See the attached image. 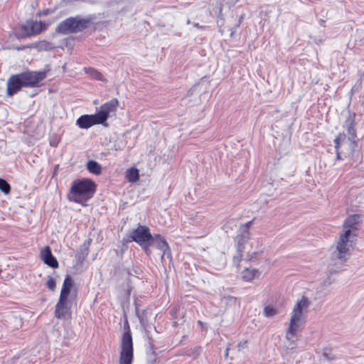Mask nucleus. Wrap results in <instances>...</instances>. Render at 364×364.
Returning a JSON list of instances; mask_svg holds the SVG:
<instances>
[{
  "instance_id": "1",
  "label": "nucleus",
  "mask_w": 364,
  "mask_h": 364,
  "mask_svg": "<svg viewBox=\"0 0 364 364\" xmlns=\"http://www.w3.org/2000/svg\"><path fill=\"white\" fill-rule=\"evenodd\" d=\"M360 222V215L358 214L351 215L346 219L343 225L345 231L341 234L336 247V251L333 254L330 261L329 272L331 273L336 272V269L333 267L338 264L336 262V259L339 261L341 266L348 259L350 255V247L353 245L352 239L356 237L355 232L358 230V225Z\"/></svg>"
},
{
  "instance_id": "2",
  "label": "nucleus",
  "mask_w": 364,
  "mask_h": 364,
  "mask_svg": "<svg viewBox=\"0 0 364 364\" xmlns=\"http://www.w3.org/2000/svg\"><path fill=\"white\" fill-rule=\"evenodd\" d=\"M47 72L43 71H26L19 74L12 75L7 80L6 94L13 96L22 87H35L39 82L46 77Z\"/></svg>"
},
{
  "instance_id": "3",
  "label": "nucleus",
  "mask_w": 364,
  "mask_h": 364,
  "mask_svg": "<svg viewBox=\"0 0 364 364\" xmlns=\"http://www.w3.org/2000/svg\"><path fill=\"white\" fill-rule=\"evenodd\" d=\"M96 191V184L88 178L75 180L68 194V198L82 205H86L87 201L91 198Z\"/></svg>"
},
{
  "instance_id": "4",
  "label": "nucleus",
  "mask_w": 364,
  "mask_h": 364,
  "mask_svg": "<svg viewBox=\"0 0 364 364\" xmlns=\"http://www.w3.org/2000/svg\"><path fill=\"white\" fill-rule=\"evenodd\" d=\"M91 23L90 18H82L80 16L69 17L60 22L55 28V32L63 35L82 32Z\"/></svg>"
},
{
  "instance_id": "5",
  "label": "nucleus",
  "mask_w": 364,
  "mask_h": 364,
  "mask_svg": "<svg viewBox=\"0 0 364 364\" xmlns=\"http://www.w3.org/2000/svg\"><path fill=\"white\" fill-rule=\"evenodd\" d=\"M309 306V300L306 297L303 296L302 299L297 302L293 310V314L291 317L289 327L287 330L286 337L288 340H291L296 335L298 329L297 323L301 318L302 309L307 308Z\"/></svg>"
},
{
  "instance_id": "6",
  "label": "nucleus",
  "mask_w": 364,
  "mask_h": 364,
  "mask_svg": "<svg viewBox=\"0 0 364 364\" xmlns=\"http://www.w3.org/2000/svg\"><path fill=\"white\" fill-rule=\"evenodd\" d=\"M134 358V350L132 333H124L122 338L121 352L119 364H132Z\"/></svg>"
},
{
  "instance_id": "7",
  "label": "nucleus",
  "mask_w": 364,
  "mask_h": 364,
  "mask_svg": "<svg viewBox=\"0 0 364 364\" xmlns=\"http://www.w3.org/2000/svg\"><path fill=\"white\" fill-rule=\"evenodd\" d=\"M46 25L41 21H28L21 27L20 38H27L41 33L46 29Z\"/></svg>"
},
{
  "instance_id": "8",
  "label": "nucleus",
  "mask_w": 364,
  "mask_h": 364,
  "mask_svg": "<svg viewBox=\"0 0 364 364\" xmlns=\"http://www.w3.org/2000/svg\"><path fill=\"white\" fill-rule=\"evenodd\" d=\"M132 241H134L140 245H144L145 242H150L152 238V235L150 230L145 225H139L137 228L133 230L129 235Z\"/></svg>"
},
{
  "instance_id": "9",
  "label": "nucleus",
  "mask_w": 364,
  "mask_h": 364,
  "mask_svg": "<svg viewBox=\"0 0 364 364\" xmlns=\"http://www.w3.org/2000/svg\"><path fill=\"white\" fill-rule=\"evenodd\" d=\"M95 124H103L97 114H83L76 120V125L81 129H87Z\"/></svg>"
},
{
  "instance_id": "10",
  "label": "nucleus",
  "mask_w": 364,
  "mask_h": 364,
  "mask_svg": "<svg viewBox=\"0 0 364 364\" xmlns=\"http://www.w3.org/2000/svg\"><path fill=\"white\" fill-rule=\"evenodd\" d=\"M118 105V100L114 98L105 103L100 107V110L97 114L103 124L107 120L109 113L116 110Z\"/></svg>"
},
{
  "instance_id": "11",
  "label": "nucleus",
  "mask_w": 364,
  "mask_h": 364,
  "mask_svg": "<svg viewBox=\"0 0 364 364\" xmlns=\"http://www.w3.org/2000/svg\"><path fill=\"white\" fill-rule=\"evenodd\" d=\"M55 316L60 319H65L71 316L70 307L68 306V299L59 298L55 305Z\"/></svg>"
},
{
  "instance_id": "12",
  "label": "nucleus",
  "mask_w": 364,
  "mask_h": 364,
  "mask_svg": "<svg viewBox=\"0 0 364 364\" xmlns=\"http://www.w3.org/2000/svg\"><path fill=\"white\" fill-rule=\"evenodd\" d=\"M150 242L153 247H156L158 250L163 252L161 258L165 255L168 257H171V250L167 242L161 237L160 235H152Z\"/></svg>"
},
{
  "instance_id": "13",
  "label": "nucleus",
  "mask_w": 364,
  "mask_h": 364,
  "mask_svg": "<svg viewBox=\"0 0 364 364\" xmlns=\"http://www.w3.org/2000/svg\"><path fill=\"white\" fill-rule=\"evenodd\" d=\"M41 257L46 264L48 267L55 269L59 266L58 262L56 258L53 255L51 250L48 246L45 247L41 252Z\"/></svg>"
},
{
  "instance_id": "14",
  "label": "nucleus",
  "mask_w": 364,
  "mask_h": 364,
  "mask_svg": "<svg viewBox=\"0 0 364 364\" xmlns=\"http://www.w3.org/2000/svg\"><path fill=\"white\" fill-rule=\"evenodd\" d=\"M355 114H353V115H349L348 119H346L345 122V127H346L348 134V139L351 141L352 144L354 145H357V143L355 141L356 138V130L355 129Z\"/></svg>"
},
{
  "instance_id": "15",
  "label": "nucleus",
  "mask_w": 364,
  "mask_h": 364,
  "mask_svg": "<svg viewBox=\"0 0 364 364\" xmlns=\"http://www.w3.org/2000/svg\"><path fill=\"white\" fill-rule=\"evenodd\" d=\"M73 286V280L70 275H66L60 291V298L67 299Z\"/></svg>"
},
{
  "instance_id": "16",
  "label": "nucleus",
  "mask_w": 364,
  "mask_h": 364,
  "mask_svg": "<svg viewBox=\"0 0 364 364\" xmlns=\"http://www.w3.org/2000/svg\"><path fill=\"white\" fill-rule=\"evenodd\" d=\"M260 273L257 269L246 268L241 272L243 280L246 282H252L255 278H258Z\"/></svg>"
},
{
  "instance_id": "17",
  "label": "nucleus",
  "mask_w": 364,
  "mask_h": 364,
  "mask_svg": "<svg viewBox=\"0 0 364 364\" xmlns=\"http://www.w3.org/2000/svg\"><path fill=\"white\" fill-rule=\"evenodd\" d=\"M33 48H37L38 50H50L55 48V46L49 41L46 40L31 43Z\"/></svg>"
},
{
  "instance_id": "18",
  "label": "nucleus",
  "mask_w": 364,
  "mask_h": 364,
  "mask_svg": "<svg viewBox=\"0 0 364 364\" xmlns=\"http://www.w3.org/2000/svg\"><path fill=\"white\" fill-rule=\"evenodd\" d=\"M134 306H135V312L136 315L139 318V322L141 324V326H146L148 323L147 320V311L146 310H140L139 309V304L136 301H134Z\"/></svg>"
},
{
  "instance_id": "19",
  "label": "nucleus",
  "mask_w": 364,
  "mask_h": 364,
  "mask_svg": "<svg viewBox=\"0 0 364 364\" xmlns=\"http://www.w3.org/2000/svg\"><path fill=\"white\" fill-rule=\"evenodd\" d=\"M86 167L91 173L100 175L102 173V166L96 161L89 160L86 164Z\"/></svg>"
},
{
  "instance_id": "20",
  "label": "nucleus",
  "mask_w": 364,
  "mask_h": 364,
  "mask_svg": "<svg viewBox=\"0 0 364 364\" xmlns=\"http://www.w3.org/2000/svg\"><path fill=\"white\" fill-rule=\"evenodd\" d=\"M239 233L235 238V240H240L242 242H247L250 239L251 233L249 230H247L246 228H242L240 226Z\"/></svg>"
},
{
  "instance_id": "21",
  "label": "nucleus",
  "mask_w": 364,
  "mask_h": 364,
  "mask_svg": "<svg viewBox=\"0 0 364 364\" xmlns=\"http://www.w3.org/2000/svg\"><path fill=\"white\" fill-rule=\"evenodd\" d=\"M126 177L129 182L137 181L139 178V170L136 168H129L126 172Z\"/></svg>"
},
{
  "instance_id": "22",
  "label": "nucleus",
  "mask_w": 364,
  "mask_h": 364,
  "mask_svg": "<svg viewBox=\"0 0 364 364\" xmlns=\"http://www.w3.org/2000/svg\"><path fill=\"white\" fill-rule=\"evenodd\" d=\"M85 72L89 74L92 77H93L94 79H96L97 80H103L104 79V76L103 75L100 73L99 71H97V70L92 68H85Z\"/></svg>"
},
{
  "instance_id": "23",
  "label": "nucleus",
  "mask_w": 364,
  "mask_h": 364,
  "mask_svg": "<svg viewBox=\"0 0 364 364\" xmlns=\"http://www.w3.org/2000/svg\"><path fill=\"white\" fill-rule=\"evenodd\" d=\"M322 356L328 361H332L337 359V356L333 353L331 348H324L323 349Z\"/></svg>"
},
{
  "instance_id": "24",
  "label": "nucleus",
  "mask_w": 364,
  "mask_h": 364,
  "mask_svg": "<svg viewBox=\"0 0 364 364\" xmlns=\"http://www.w3.org/2000/svg\"><path fill=\"white\" fill-rule=\"evenodd\" d=\"M87 255H88V248H87V245L85 243H84V245H82L81 252L77 254V255L76 257L80 262H82L85 259Z\"/></svg>"
},
{
  "instance_id": "25",
  "label": "nucleus",
  "mask_w": 364,
  "mask_h": 364,
  "mask_svg": "<svg viewBox=\"0 0 364 364\" xmlns=\"http://www.w3.org/2000/svg\"><path fill=\"white\" fill-rule=\"evenodd\" d=\"M0 190L5 194H9L11 191L10 184L4 178H0Z\"/></svg>"
},
{
  "instance_id": "26",
  "label": "nucleus",
  "mask_w": 364,
  "mask_h": 364,
  "mask_svg": "<svg viewBox=\"0 0 364 364\" xmlns=\"http://www.w3.org/2000/svg\"><path fill=\"white\" fill-rule=\"evenodd\" d=\"M277 314L278 310L272 306H267L264 309V314L266 317H272Z\"/></svg>"
},
{
  "instance_id": "27",
  "label": "nucleus",
  "mask_w": 364,
  "mask_h": 364,
  "mask_svg": "<svg viewBox=\"0 0 364 364\" xmlns=\"http://www.w3.org/2000/svg\"><path fill=\"white\" fill-rule=\"evenodd\" d=\"M235 242H237V252L238 254H242L245 251V245L247 242H242L240 240H235Z\"/></svg>"
},
{
  "instance_id": "28",
  "label": "nucleus",
  "mask_w": 364,
  "mask_h": 364,
  "mask_svg": "<svg viewBox=\"0 0 364 364\" xmlns=\"http://www.w3.org/2000/svg\"><path fill=\"white\" fill-rule=\"evenodd\" d=\"M142 250L145 252L146 255L150 256L151 254V251L150 250V247H151V244L150 242H145L144 245H140Z\"/></svg>"
},
{
  "instance_id": "29",
  "label": "nucleus",
  "mask_w": 364,
  "mask_h": 364,
  "mask_svg": "<svg viewBox=\"0 0 364 364\" xmlns=\"http://www.w3.org/2000/svg\"><path fill=\"white\" fill-rule=\"evenodd\" d=\"M47 287L53 291L55 289V287H56V283H55V279L53 278V277H49L48 281H47Z\"/></svg>"
},
{
  "instance_id": "30",
  "label": "nucleus",
  "mask_w": 364,
  "mask_h": 364,
  "mask_svg": "<svg viewBox=\"0 0 364 364\" xmlns=\"http://www.w3.org/2000/svg\"><path fill=\"white\" fill-rule=\"evenodd\" d=\"M224 4L228 5V7L234 6L239 0H223Z\"/></svg>"
},
{
  "instance_id": "31",
  "label": "nucleus",
  "mask_w": 364,
  "mask_h": 364,
  "mask_svg": "<svg viewBox=\"0 0 364 364\" xmlns=\"http://www.w3.org/2000/svg\"><path fill=\"white\" fill-rule=\"evenodd\" d=\"M253 221L254 220H250V221H248L247 223H245V224H242L240 225V227L242 228H246L247 230H250V228L252 226V225L253 224Z\"/></svg>"
},
{
  "instance_id": "32",
  "label": "nucleus",
  "mask_w": 364,
  "mask_h": 364,
  "mask_svg": "<svg viewBox=\"0 0 364 364\" xmlns=\"http://www.w3.org/2000/svg\"><path fill=\"white\" fill-rule=\"evenodd\" d=\"M26 48H33V47H31V43L28 44V45L18 46L16 48V49L17 50H25Z\"/></svg>"
},
{
  "instance_id": "33",
  "label": "nucleus",
  "mask_w": 364,
  "mask_h": 364,
  "mask_svg": "<svg viewBox=\"0 0 364 364\" xmlns=\"http://www.w3.org/2000/svg\"><path fill=\"white\" fill-rule=\"evenodd\" d=\"M333 280L331 279V278L330 277H328L327 279H326L325 280H323V286H328V285H331L332 283H333Z\"/></svg>"
},
{
  "instance_id": "34",
  "label": "nucleus",
  "mask_w": 364,
  "mask_h": 364,
  "mask_svg": "<svg viewBox=\"0 0 364 364\" xmlns=\"http://www.w3.org/2000/svg\"><path fill=\"white\" fill-rule=\"evenodd\" d=\"M242 254H238L237 252V255L235 256H234L233 259L235 262H239L242 259Z\"/></svg>"
},
{
  "instance_id": "35",
  "label": "nucleus",
  "mask_w": 364,
  "mask_h": 364,
  "mask_svg": "<svg viewBox=\"0 0 364 364\" xmlns=\"http://www.w3.org/2000/svg\"><path fill=\"white\" fill-rule=\"evenodd\" d=\"M247 341H245L243 343L240 342L239 344H238V348H239V350L241 348H245L246 346H247Z\"/></svg>"
},
{
  "instance_id": "36",
  "label": "nucleus",
  "mask_w": 364,
  "mask_h": 364,
  "mask_svg": "<svg viewBox=\"0 0 364 364\" xmlns=\"http://www.w3.org/2000/svg\"><path fill=\"white\" fill-rule=\"evenodd\" d=\"M124 328L126 329L125 332L129 331L131 332L128 321H126L124 324Z\"/></svg>"
},
{
  "instance_id": "37",
  "label": "nucleus",
  "mask_w": 364,
  "mask_h": 364,
  "mask_svg": "<svg viewBox=\"0 0 364 364\" xmlns=\"http://www.w3.org/2000/svg\"><path fill=\"white\" fill-rule=\"evenodd\" d=\"M339 141V139H338V138H336V139L334 140V142H335V144H336L335 147H336V150H338V145H339V141Z\"/></svg>"
},
{
  "instance_id": "38",
  "label": "nucleus",
  "mask_w": 364,
  "mask_h": 364,
  "mask_svg": "<svg viewBox=\"0 0 364 364\" xmlns=\"http://www.w3.org/2000/svg\"><path fill=\"white\" fill-rule=\"evenodd\" d=\"M229 350H230V348H227L225 349V358H228V351H229Z\"/></svg>"
},
{
  "instance_id": "39",
  "label": "nucleus",
  "mask_w": 364,
  "mask_h": 364,
  "mask_svg": "<svg viewBox=\"0 0 364 364\" xmlns=\"http://www.w3.org/2000/svg\"><path fill=\"white\" fill-rule=\"evenodd\" d=\"M242 18V17H241L240 18ZM240 21H241V19H240V21H239L238 23L235 25V28H238V27L240 26Z\"/></svg>"
},
{
  "instance_id": "40",
  "label": "nucleus",
  "mask_w": 364,
  "mask_h": 364,
  "mask_svg": "<svg viewBox=\"0 0 364 364\" xmlns=\"http://www.w3.org/2000/svg\"><path fill=\"white\" fill-rule=\"evenodd\" d=\"M336 158H337V159H341L340 154L338 152H337Z\"/></svg>"
},
{
  "instance_id": "41",
  "label": "nucleus",
  "mask_w": 364,
  "mask_h": 364,
  "mask_svg": "<svg viewBox=\"0 0 364 364\" xmlns=\"http://www.w3.org/2000/svg\"><path fill=\"white\" fill-rule=\"evenodd\" d=\"M195 26H196V27H197V28H201V26H200L198 25V23H196V24H195Z\"/></svg>"
},
{
  "instance_id": "42",
  "label": "nucleus",
  "mask_w": 364,
  "mask_h": 364,
  "mask_svg": "<svg viewBox=\"0 0 364 364\" xmlns=\"http://www.w3.org/2000/svg\"><path fill=\"white\" fill-rule=\"evenodd\" d=\"M149 347H150L151 350H153V346L151 343H149Z\"/></svg>"
},
{
  "instance_id": "43",
  "label": "nucleus",
  "mask_w": 364,
  "mask_h": 364,
  "mask_svg": "<svg viewBox=\"0 0 364 364\" xmlns=\"http://www.w3.org/2000/svg\"><path fill=\"white\" fill-rule=\"evenodd\" d=\"M361 105L363 106V107L364 108V101L362 102Z\"/></svg>"
}]
</instances>
